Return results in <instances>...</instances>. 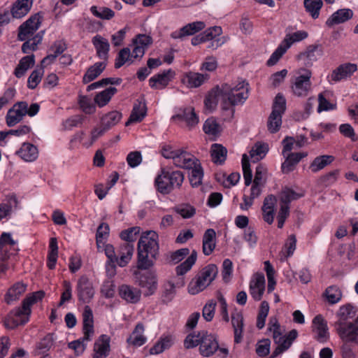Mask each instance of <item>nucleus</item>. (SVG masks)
<instances>
[{"label":"nucleus","instance_id":"nucleus-1","mask_svg":"<svg viewBox=\"0 0 358 358\" xmlns=\"http://www.w3.org/2000/svg\"><path fill=\"white\" fill-rule=\"evenodd\" d=\"M158 234L154 231H148L141 236L138 243L137 266L141 269L150 268L159 255Z\"/></svg>","mask_w":358,"mask_h":358},{"label":"nucleus","instance_id":"nucleus-2","mask_svg":"<svg viewBox=\"0 0 358 358\" xmlns=\"http://www.w3.org/2000/svg\"><path fill=\"white\" fill-rule=\"evenodd\" d=\"M221 103L224 110L243 103L248 97V84L245 82L231 86L223 84L220 87Z\"/></svg>","mask_w":358,"mask_h":358},{"label":"nucleus","instance_id":"nucleus-3","mask_svg":"<svg viewBox=\"0 0 358 358\" xmlns=\"http://www.w3.org/2000/svg\"><path fill=\"white\" fill-rule=\"evenodd\" d=\"M162 155L166 159H172L173 164L180 169L190 170L200 163L190 152L180 149L173 150L171 146L164 147Z\"/></svg>","mask_w":358,"mask_h":358},{"label":"nucleus","instance_id":"nucleus-4","mask_svg":"<svg viewBox=\"0 0 358 358\" xmlns=\"http://www.w3.org/2000/svg\"><path fill=\"white\" fill-rule=\"evenodd\" d=\"M218 273L215 264H208L203 268L189 284V292L196 294L205 289L216 278Z\"/></svg>","mask_w":358,"mask_h":358},{"label":"nucleus","instance_id":"nucleus-5","mask_svg":"<svg viewBox=\"0 0 358 358\" xmlns=\"http://www.w3.org/2000/svg\"><path fill=\"white\" fill-rule=\"evenodd\" d=\"M184 180V175L179 171H162L155 180L157 189L162 194H169L176 188H180Z\"/></svg>","mask_w":358,"mask_h":358},{"label":"nucleus","instance_id":"nucleus-6","mask_svg":"<svg viewBox=\"0 0 358 358\" xmlns=\"http://www.w3.org/2000/svg\"><path fill=\"white\" fill-rule=\"evenodd\" d=\"M312 71L307 69H301L299 75L293 78L290 88L294 96L306 97L312 90Z\"/></svg>","mask_w":358,"mask_h":358},{"label":"nucleus","instance_id":"nucleus-7","mask_svg":"<svg viewBox=\"0 0 358 358\" xmlns=\"http://www.w3.org/2000/svg\"><path fill=\"white\" fill-rule=\"evenodd\" d=\"M303 196V193H297L287 187L282 189L279 194L280 209L277 215L278 228H282L286 219L289 215V203Z\"/></svg>","mask_w":358,"mask_h":358},{"label":"nucleus","instance_id":"nucleus-8","mask_svg":"<svg viewBox=\"0 0 358 358\" xmlns=\"http://www.w3.org/2000/svg\"><path fill=\"white\" fill-rule=\"evenodd\" d=\"M266 182L264 178V168L257 166L255 171V178L250 188V195L244 194L243 202L240 208L243 210H248L253 204L254 199L259 197L262 193V187Z\"/></svg>","mask_w":358,"mask_h":358},{"label":"nucleus","instance_id":"nucleus-9","mask_svg":"<svg viewBox=\"0 0 358 358\" xmlns=\"http://www.w3.org/2000/svg\"><path fill=\"white\" fill-rule=\"evenodd\" d=\"M286 109V100L281 94H278L275 98L273 110L270 114L267 127L271 133L279 131L282 124V115Z\"/></svg>","mask_w":358,"mask_h":358},{"label":"nucleus","instance_id":"nucleus-10","mask_svg":"<svg viewBox=\"0 0 358 358\" xmlns=\"http://www.w3.org/2000/svg\"><path fill=\"white\" fill-rule=\"evenodd\" d=\"M18 250L17 242L13 239L10 233L3 232L0 236V260L5 262Z\"/></svg>","mask_w":358,"mask_h":358},{"label":"nucleus","instance_id":"nucleus-11","mask_svg":"<svg viewBox=\"0 0 358 358\" xmlns=\"http://www.w3.org/2000/svg\"><path fill=\"white\" fill-rule=\"evenodd\" d=\"M336 333L343 343L358 345V327L353 322L335 327Z\"/></svg>","mask_w":358,"mask_h":358},{"label":"nucleus","instance_id":"nucleus-12","mask_svg":"<svg viewBox=\"0 0 358 358\" xmlns=\"http://www.w3.org/2000/svg\"><path fill=\"white\" fill-rule=\"evenodd\" d=\"M41 24V16L35 14L30 17L19 27L18 39L26 41L37 31Z\"/></svg>","mask_w":358,"mask_h":358},{"label":"nucleus","instance_id":"nucleus-13","mask_svg":"<svg viewBox=\"0 0 358 358\" xmlns=\"http://www.w3.org/2000/svg\"><path fill=\"white\" fill-rule=\"evenodd\" d=\"M29 314L24 312V310L18 308L10 311L3 320L6 329H13L19 325H23L29 320Z\"/></svg>","mask_w":358,"mask_h":358},{"label":"nucleus","instance_id":"nucleus-14","mask_svg":"<svg viewBox=\"0 0 358 358\" xmlns=\"http://www.w3.org/2000/svg\"><path fill=\"white\" fill-rule=\"evenodd\" d=\"M26 102L20 101L14 104L13 108L8 110L6 120L8 127H13L19 123L25 116Z\"/></svg>","mask_w":358,"mask_h":358},{"label":"nucleus","instance_id":"nucleus-15","mask_svg":"<svg viewBox=\"0 0 358 358\" xmlns=\"http://www.w3.org/2000/svg\"><path fill=\"white\" fill-rule=\"evenodd\" d=\"M265 290V278L263 273L254 274L250 282V293L255 301H260Z\"/></svg>","mask_w":358,"mask_h":358},{"label":"nucleus","instance_id":"nucleus-16","mask_svg":"<svg viewBox=\"0 0 358 358\" xmlns=\"http://www.w3.org/2000/svg\"><path fill=\"white\" fill-rule=\"evenodd\" d=\"M134 48L131 53V57L141 58L145 50L152 43V38L145 34H138L133 39Z\"/></svg>","mask_w":358,"mask_h":358},{"label":"nucleus","instance_id":"nucleus-17","mask_svg":"<svg viewBox=\"0 0 358 358\" xmlns=\"http://www.w3.org/2000/svg\"><path fill=\"white\" fill-rule=\"evenodd\" d=\"M134 48L131 53V57L141 58L145 50L152 43V38L145 34H138L133 39Z\"/></svg>","mask_w":358,"mask_h":358},{"label":"nucleus","instance_id":"nucleus-18","mask_svg":"<svg viewBox=\"0 0 358 358\" xmlns=\"http://www.w3.org/2000/svg\"><path fill=\"white\" fill-rule=\"evenodd\" d=\"M174 76L175 72L171 69L164 71L150 78V86L153 89L162 90L169 85Z\"/></svg>","mask_w":358,"mask_h":358},{"label":"nucleus","instance_id":"nucleus-19","mask_svg":"<svg viewBox=\"0 0 358 358\" xmlns=\"http://www.w3.org/2000/svg\"><path fill=\"white\" fill-rule=\"evenodd\" d=\"M277 199L273 194H269L264 199L262 207V217L264 222L268 224H273L275 215V207Z\"/></svg>","mask_w":358,"mask_h":358},{"label":"nucleus","instance_id":"nucleus-20","mask_svg":"<svg viewBox=\"0 0 358 358\" xmlns=\"http://www.w3.org/2000/svg\"><path fill=\"white\" fill-rule=\"evenodd\" d=\"M313 331L315 334V338L320 343L326 342L329 338V332L327 322L320 315H317L313 320Z\"/></svg>","mask_w":358,"mask_h":358},{"label":"nucleus","instance_id":"nucleus-21","mask_svg":"<svg viewBox=\"0 0 358 358\" xmlns=\"http://www.w3.org/2000/svg\"><path fill=\"white\" fill-rule=\"evenodd\" d=\"M78 291L80 299L85 303L89 302L94 294V287L90 280L85 276H82L79 279Z\"/></svg>","mask_w":358,"mask_h":358},{"label":"nucleus","instance_id":"nucleus-22","mask_svg":"<svg viewBox=\"0 0 358 358\" xmlns=\"http://www.w3.org/2000/svg\"><path fill=\"white\" fill-rule=\"evenodd\" d=\"M134 252V244L131 243H123L117 251L116 263L122 267L125 266L131 259Z\"/></svg>","mask_w":358,"mask_h":358},{"label":"nucleus","instance_id":"nucleus-23","mask_svg":"<svg viewBox=\"0 0 358 358\" xmlns=\"http://www.w3.org/2000/svg\"><path fill=\"white\" fill-rule=\"evenodd\" d=\"M357 70V66L355 64L345 63L341 64L332 71L331 75V80L334 82L340 81L351 76Z\"/></svg>","mask_w":358,"mask_h":358},{"label":"nucleus","instance_id":"nucleus-24","mask_svg":"<svg viewBox=\"0 0 358 358\" xmlns=\"http://www.w3.org/2000/svg\"><path fill=\"white\" fill-rule=\"evenodd\" d=\"M171 120L173 121H185L189 128L195 127L199 123V117L192 107L184 108L180 113L173 115Z\"/></svg>","mask_w":358,"mask_h":358},{"label":"nucleus","instance_id":"nucleus-25","mask_svg":"<svg viewBox=\"0 0 358 358\" xmlns=\"http://www.w3.org/2000/svg\"><path fill=\"white\" fill-rule=\"evenodd\" d=\"M219 348V345L215 338L208 332L199 346V351L202 356L208 357L213 355Z\"/></svg>","mask_w":358,"mask_h":358},{"label":"nucleus","instance_id":"nucleus-26","mask_svg":"<svg viewBox=\"0 0 358 358\" xmlns=\"http://www.w3.org/2000/svg\"><path fill=\"white\" fill-rule=\"evenodd\" d=\"M110 352V338L101 335L94 345L93 358H106Z\"/></svg>","mask_w":358,"mask_h":358},{"label":"nucleus","instance_id":"nucleus-27","mask_svg":"<svg viewBox=\"0 0 358 358\" xmlns=\"http://www.w3.org/2000/svg\"><path fill=\"white\" fill-rule=\"evenodd\" d=\"M306 156V152H291L286 155V156H284L285 160L281 166L282 171L284 173H289L292 171L301 159Z\"/></svg>","mask_w":358,"mask_h":358},{"label":"nucleus","instance_id":"nucleus-28","mask_svg":"<svg viewBox=\"0 0 358 358\" xmlns=\"http://www.w3.org/2000/svg\"><path fill=\"white\" fill-rule=\"evenodd\" d=\"M32 4L33 0H17L10 9L13 17L20 19L25 16L31 10Z\"/></svg>","mask_w":358,"mask_h":358},{"label":"nucleus","instance_id":"nucleus-29","mask_svg":"<svg viewBox=\"0 0 358 358\" xmlns=\"http://www.w3.org/2000/svg\"><path fill=\"white\" fill-rule=\"evenodd\" d=\"M119 294L122 299L127 302L136 303L139 301L141 292L137 288L127 285H122L119 287Z\"/></svg>","mask_w":358,"mask_h":358},{"label":"nucleus","instance_id":"nucleus-30","mask_svg":"<svg viewBox=\"0 0 358 358\" xmlns=\"http://www.w3.org/2000/svg\"><path fill=\"white\" fill-rule=\"evenodd\" d=\"M83 317L84 340H90V336L94 334L93 313L90 306H85Z\"/></svg>","mask_w":358,"mask_h":358},{"label":"nucleus","instance_id":"nucleus-31","mask_svg":"<svg viewBox=\"0 0 358 358\" xmlns=\"http://www.w3.org/2000/svg\"><path fill=\"white\" fill-rule=\"evenodd\" d=\"M17 154L25 162H34L38 158V148L31 143H24Z\"/></svg>","mask_w":358,"mask_h":358},{"label":"nucleus","instance_id":"nucleus-32","mask_svg":"<svg viewBox=\"0 0 358 358\" xmlns=\"http://www.w3.org/2000/svg\"><path fill=\"white\" fill-rule=\"evenodd\" d=\"M106 66V61L96 62L94 65L90 66L83 77V83L84 84H87L95 80L104 71Z\"/></svg>","mask_w":358,"mask_h":358},{"label":"nucleus","instance_id":"nucleus-33","mask_svg":"<svg viewBox=\"0 0 358 358\" xmlns=\"http://www.w3.org/2000/svg\"><path fill=\"white\" fill-rule=\"evenodd\" d=\"M27 285L22 282L15 283L5 295V301L8 304L17 300L27 289Z\"/></svg>","mask_w":358,"mask_h":358},{"label":"nucleus","instance_id":"nucleus-34","mask_svg":"<svg viewBox=\"0 0 358 358\" xmlns=\"http://www.w3.org/2000/svg\"><path fill=\"white\" fill-rule=\"evenodd\" d=\"M216 234L214 229H207L203 236L202 250L205 255H210L215 250Z\"/></svg>","mask_w":358,"mask_h":358},{"label":"nucleus","instance_id":"nucleus-35","mask_svg":"<svg viewBox=\"0 0 358 358\" xmlns=\"http://www.w3.org/2000/svg\"><path fill=\"white\" fill-rule=\"evenodd\" d=\"M208 78V76L207 74L191 71L185 73L182 82L189 87H197L201 85Z\"/></svg>","mask_w":358,"mask_h":358},{"label":"nucleus","instance_id":"nucleus-36","mask_svg":"<svg viewBox=\"0 0 358 358\" xmlns=\"http://www.w3.org/2000/svg\"><path fill=\"white\" fill-rule=\"evenodd\" d=\"M147 108L144 102L138 101L135 103L130 117L127 122L125 123L126 126H129L134 122H141L146 115Z\"/></svg>","mask_w":358,"mask_h":358},{"label":"nucleus","instance_id":"nucleus-37","mask_svg":"<svg viewBox=\"0 0 358 358\" xmlns=\"http://www.w3.org/2000/svg\"><path fill=\"white\" fill-rule=\"evenodd\" d=\"M356 314L354 307L350 304L341 306L337 313L338 320L334 323V327L348 324V320L352 318Z\"/></svg>","mask_w":358,"mask_h":358},{"label":"nucleus","instance_id":"nucleus-38","mask_svg":"<svg viewBox=\"0 0 358 358\" xmlns=\"http://www.w3.org/2000/svg\"><path fill=\"white\" fill-rule=\"evenodd\" d=\"M352 15L353 13L350 9H340L332 14L331 17L327 21V24L328 26H332L334 24L343 23L352 18Z\"/></svg>","mask_w":358,"mask_h":358},{"label":"nucleus","instance_id":"nucleus-39","mask_svg":"<svg viewBox=\"0 0 358 358\" xmlns=\"http://www.w3.org/2000/svg\"><path fill=\"white\" fill-rule=\"evenodd\" d=\"M138 285L146 289L145 295H150L157 288V280L155 277L151 274L141 275L138 280Z\"/></svg>","mask_w":358,"mask_h":358},{"label":"nucleus","instance_id":"nucleus-40","mask_svg":"<svg viewBox=\"0 0 358 358\" xmlns=\"http://www.w3.org/2000/svg\"><path fill=\"white\" fill-rule=\"evenodd\" d=\"M227 150L221 144L215 143L211 145L210 155L212 161L216 164H222L226 159Z\"/></svg>","mask_w":358,"mask_h":358},{"label":"nucleus","instance_id":"nucleus-41","mask_svg":"<svg viewBox=\"0 0 358 358\" xmlns=\"http://www.w3.org/2000/svg\"><path fill=\"white\" fill-rule=\"evenodd\" d=\"M117 89L115 87H110L101 92L96 94L94 98V103L99 107H103L107 105L110 101L113 96L117 92Z\"/></svg>","mask_w":358,"mask_h":358},{"label":"nucleus","instance_id":"nucleus-42","mask_svg":"<svg viewBox=\"0 0 358 358\" xmlns=\"http://www.w3.org/2000/svg\"><path fill=\"white\" fill-rule=\"evenodd\" d=\"M34 55H28L23 57L14 71V74L17 78L22 77L26 71L34 65Z\"/></svg>","mask_w":358,"mask_h":358},{"label":"nucleus","instance_id":"nucleus-43","mask_svg":"<svg viewBox=\"0 0 358 358\" xmlns=\"http://www.w3.org/2000/svg\"><path fill=\"white\" fill-rule=\"evenodd\" d=\"M92 43L95 46L98 56L103 58L106 61L109 50V43L108 41L102 36L97 35L93 38Z\"/></svg>","mask_w":358,"mask_h":358},{"label":"nucleus","instance_id":"nucleus-44","mask_svg":"<svg viewBox=\"0 0 358 358\" xmlns=\"http://www.w3.org/2000/svg\"><path fill=\"white\" fill-rule=\"evenodd\" d=\"M231 323L234 331V341L238 343L241 341L243 328V317L240 313L233 314L231 316Z\"/></svg>","mask_w":358,"mask_h":358},{"label":"nucleus","instance_id":"nucleus-45","mask_svg":"<svg viewBox=\"0 0 358 358\" xmlns=\"http://www.w3.org/2000/svg\"><path fill=\"white\" fill-rule=\"evenodd\" d=\"M219 100L221 101V91L220 86H217L213 88L206 96L204 101L206 108L212 111L216 108Z\"/></svg>","mask_w":358,"mask_h":358},{"label":"nucleus","instance_id":"nucleus-46","mask_svg":"<svg viewBox=\"0 0 358 358\" xmlns=\"http://www.w3.org/2000/svg\"><path fill=\"white\" fill-rule=\"evenodd\" d=\"M205 28V24L203 22H194L189 23L186 26L183 27L178 35L173 34L174 38H181L185 36H189L194 34L195 33Z\"/></svg>","mask_w":358,"mask_h":358},{"label":"nucleus","instance_id":"nucleus-47","mask_svg":"<svg viewBox=\"0 0 358 358\" xmlns=\"http://www.w3.org/2000/svg\"><path fill=\"white\" fill-rule=\"evenodd\" d=\"M44 296L45 292L41 290L33 292L23 300L21 308L24 310L25 313L30 315L31 306L41 300Z\"/></svg>","mask_w":358,"mask_h":358},{"label":"nucleus","instance_id":"nucleus-48","mask_svg":"<svg viewBox=\"0 0 358 358\" xmlns=\"http://www.w3.org/2000/svg\"><path fill=\"white\" fill-rule=\"evenodd\" d=\"M197 259V252L193 250L190 255L180 264L176 266V272L178 275H183L187 273L195 264Z\"/></svg>","mask_w":358,"mask_h":358},{"label":"nucleus","instance_id":"nucleus-49","mask_svg":"<svg viewBox=\"0 0 358 358\" xmlns=\"http://www.w3.org/2000/svg\"><path fill=\"white\" fill-rule=\"evenodd\" d=\"M207 331H201L197 333H192L187 335L184 341V345L186 348H192L200 345Z\"/></svg>","mask_w":358,"mask_h":358},{"label":"nucleus","instance_id":"nucleus-50","mask_svg":"<svg viewBox=\"0 0 358 358\" xmlns=\"http://www.w3.org/2000/svg\"><path fill=\"white\" fill-rule=\"evenodd\" d=\"M334 159L331 155H322L316 157L311 163L310 168L313 172H317L330 164Z\"/></svg>","mask_w":358,"mask_h":358},{"label":"nucleus","instance_id":"nucleus-51","mask_svg":"<svg viewBox=\"0 0 358 358\" xmlns=\"http://www.w3.org/2000/svg\"><path fill=\"white\" fill-rule=\"evenodd\" d=\"M143 325L142 324H138L132 334L128 338V343L134 345H142L145 341V338L143 335Z\"/></svg>","mask_w":358,"mask_h":358},{"label":"nucleus","instance_id":"nucleus-52","mask_svg":"<svg viewBox=\"0 0 358 358\" xmlns=\"http://www.w3.org/2000/svg\"><path fill=\"white\" fill-rule=\"evenodd\" d=\"M49 248L48 266L50 269H53L58 256L57 241L56 238H50Z\"/></svg>","mask_w":358,"mask_h":358},{"label":"nucleus","instance_id":"nucleus-53","mask_svg":"<svg viewBox=\"0 0 358 358\" xmlns=\"http://www.w3.org/2000/svg\"><path fill=\"white\" fill-rule=\"evenodd\" d=\"M122 114L117 111H112L101 118V126L108 129L115 125L121 119Z\"/></svg>","mask_w":358,"mask_h":358},{"label":"nucleus","instance_id":"nucleus-54","mask_svg":"<svg viewBox=\"0 0 358 358\" xmlns=\"http://www.w3.org/2000/svg\"><path fill=\"white\" fill-rule=\"evenodd\" d=\"M268 151V145L257 143L252 148L250 152V156L253 162H257L262 159Z\"/></svg>","mask_w":358,"mask_h":358},{"label":"nucleus","instance_id":"nucleus-55","mask_svg":"<svg viewBox=\"0 0 358 358\" xmlns=\"http://www.w3.org/2000/svg\"><path fill=\"white\" fill-rule=\"evenodd\" d=\"M190 176H189V182L192 187H198L201 185L202 179L203 176V169L201 168V164H197L195 167L192 168Z\"/></svg>","mask_w":358,"mask_h":358},{"label":"nucleus","instance_id":"nucleus-56","mask_svg":"<svg viewBox=\"0 0 358 358\" xmlns=\"http://www.w3.org/2000/svg\"><path fill=\"white\" fill-rule=\"evenodd\" d=\"M324 296L329 303L334 304L341 300L342 292L338 287L332 285L326 289Z\"/></svg>","mask_w":358,"mask_h":358},{"label":"nucleus","instance_id":"nucleus-57","mask_svg":"<svg viewBox=\"0 0 358 358\" xmlns=\"http://www.w3.org/2000/svg\"><path fill=\"white\" fill-rule=\"evenodd\" d=\"M308 36V33L304 31H298L293 34H287L282 43L289 48L294 43L301 41Z\"/></svg>","mask_w":358,"mask_h":358},{"label":"nucleus","instance_id":"nucleus-58","mask_svg":"<svg viewBox=\"0 0 358 358\" xmlns=\"http://www.w3.org/2000/svg\"><path fill=\"white\" fill-rule=\"evenodd\" d=\"M322 4V0H304V6L306 10L315 19L318 17Z\"/></svg>","mask_w":358,"mask_h":358},{"label":"nucleus","instance_id":"nucleus-59","mask_svg":"<svg viewBox=\"0 0 358 358\" xmlns=\"http://www.w3.org/2000/svg\"><path fill=\"white\" fill-rule=\"evenodd\" d=\"M78 104L82 110L86 114H93L96 111L95 105L92 103L91 99L87 96L79 95Z\"/></svg>","mask_w":358,"mask_h":358},{"label":"nucleus","instance_id":"nucleus-60","mask_svg":"<svg viewBox=\"0 0 358 358\" xmlns=\"http://www.w3.org/2000/svg\"><path fill=\"white\" fill-rule=\"evenodd\" d=\"M269 311L268 303L263 301L261 303L257 318V327L259 329H262L265 325V321Z\"/></svg>","mask_w":358,"mask_h":358},{"label":"nucleus","instance_id":"nucleus-61","mask_svg":"<svg viewBox=\"0 0 358 358\" xmlns=\"http://www.w3.org/2000/svg\"><path fill=\"white\" fill-rule=\"evenodd\" d=\"M204 132L210 136H216L221 131L220 124L213 118H208L203 124Z\"/></svg>","mask_w":358,"mask_h":358},{"label":"nucleus","instance_id":"nucleus-62","mask_svg":"<svg viewBox=\"0 0 358 358\" xmlns=\"http://www.w3.org/2000/svg\"><path fill=\"white\" fill-rule=\"evenodd\" d=\"M52 337L50 334L46 335L37 345L35 350L36 355H44L52 345Z\"/></svg>","mask_w":358,"mask_h":358},{"label":"nucleus","instance_id":"nucleus-63","mask_svg":"<svg viewBox=\"0 0 358 358\" xmlns=\"http://www.w3.org/2000/svg\"><path fill=\"white\" fill-rule=\"evenodd\" d=\"M92 13L102 20H110L115 16V13L109 8L101 7L99 9L95 6L91 7Z\"/></svg>","mask_w":358,"mask_h":358},{"label":"nucleus","instance_id":"nucleus-64","mask_svg":"<svg viewBox=\"0 0 358 358\" xmlns=\"http://www.w3.org/2000/svg\"><path fill=\"white\" fill-rule=\"evenodd\" d=\"M109 231V226L106 223L103 222L98 227L96 234V241L99 248L101 247V245H104L103 241L108 237Z\"/></svg>","mask_w":358,"mask_h":358}]
</instances>
